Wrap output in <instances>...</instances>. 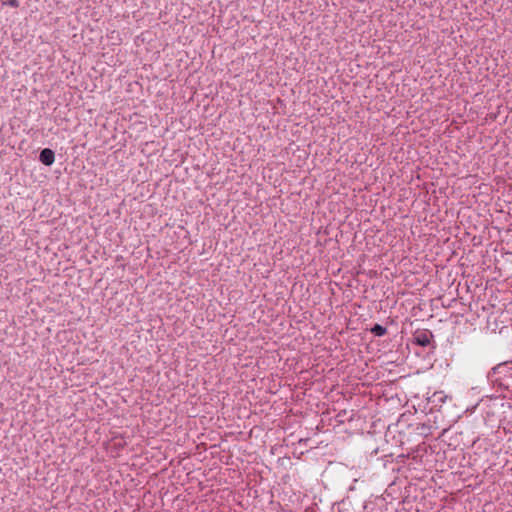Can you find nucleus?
I'll list each match as a JSON object with an SVG mask.
<instances>
[{"label": "nucleus", "instance_id": "39448f33", "mask_svg": "<svg viewBox=\"0 0 512 512\" xmlns=\"http://www.w3.org/2000/svg\"><path fill=\"white\" fill-rule=\"evenodd\" d=\"M434 397H436L439 402H444L445 398H446V396L443 394V392L435 393Z\"/></svg>", "mask_w": 512, "mask_h": 512}, {"label": "nucleus", "instance_id": "423d86ee", "mask_svg": "<svg viewBox=\"0 0 512 512\" xmlns=\"http://www.w3.org/2000/svg\"><path fill=\"white\" fill-rule=\"evenodd\" d=\"M10 5L16 7L18 4H17L16 0H12V1H10Z\"/></svg>", "mask_w": 512, "mask_h": 512}, {"label": "nucleus", "instance_id": "20e7f679", "mask_svg": "<svg viewBox=\"0 0 512 512\" xmlns=\"http://www.w3.org/2000/svg\"><path fill=\"white\" fill-rule=\"evenodd\" d=\"M503 367H504V365H503V364H500V365H497V366L493 367V368L489 371V373H488V378H491L493 375H495L496 373H498V372H499V370H500L501 368H503Z\"/></svg>", "mask_w": 512, "mask_h": 512}, {"label": "nucleus", "instance_id": "f03ea898", "mask_svg": "<svg viewBox=\"0 0 512 512\" xmlns=\"http://www.w3.org/2000/svg\"><path fill=\"white\" fill-rule=\"evenodd\" d=\"M39 161L45 166H51L55 161V153L50 148H44L40 151Z\"/></svg>", "mask_w": 512, "mask_h": 512}, {"label": "nucleus", "instance_id": "f257e3e1", "mask_svg": "<svg viewBox=\"0 0 512 512\" xmlns=\"http://www.w3.org/2000/svg\"><path fill=\"white\" fill-rule=\"evenodd\" d=\"M433 334L430 330H417L413 335V343L421 347H427L430 345Z\"/></svg>", "mask_w": 512, "mask_h": 512}, {"label": "nucleus", "instance_id": "7ed1b4c3", "mask_svg": "<svg viewBox=\"0 0 512 512\" xmlns=\"http://www.w3.org/2000/svg\"><path fill=\"white\" fill-rule=\"evenodd\" d=\"M371 333L374 335V336H377V337H382L384 336L386 333H387V329L386 327L380 325V324H375L372 328H371Z\"/></svg>", "mask_w": 512, "mask_h": 512}]
</instances>
